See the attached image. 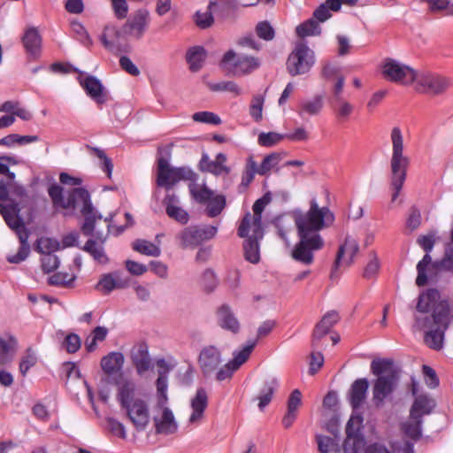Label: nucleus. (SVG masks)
Wrapping results in <instances>:
<instances>
[{"label": "nucleus", "mask_w": 453, "mask_h": 453, "mask_svg": "<svg viewBox=\"0 0 453 453\" xmlns=\"http://www.w3.org/2000/svg\"><path fill=\"white\" fill-rule=\"evenodd\" d=\"M292 216L299 241L294 246L291 257L296 262L310 265L314 261V252L325 244L319 232L334 224V215L328 207H319L313 199L307 211L297 210Z\"/></svg>", "instance_id": "f257e3e1"}, {"label": "nucleus", "mask_w": 453, "mask_h": 453, "mask_svg": "<svg viewBox=\"0 0 453 453\" xmlns=\"http://www.w3.org/2000/svg\"><path fill=\"white\" fill-rule=\"evenodd\" d=\"M49 196L55 208L74 209L77 204L81 203V213L84 217V223L81 229L84 235H90L94 231V224L96 219H102L94 208L90 194L83 188H74L68 196L67 199L64 198L63 188L58 184H52L48 188Z\"/></svg>", "instance_id": "f03ea898"}, {"label": "nucleus", "mask_w": 453, "mask_h": 453, "mask_svg": "<svg viewBox=\"0 0 453 453\" xmlns=\"http://www.w3.org/2000/svg\"><path fill=\"white\" fill-rule=\"evenodd\" d=\"M150 23V14L146 9H138L134 12L127 19L125 24L117 29L114 27H105L103 35H101V42L111 52H117L119 50L116 41L111 40V36L117 39L119 37H126L134 40H141L147 32Z\"/></svg>", "instance_id": "7ed1b4c3"}, {"label": "nucleus", "mask_w": 453, "mask_h": 453, "mask_svg": "<svg viewBox=\"0 0 453 453\" xmlns=\"http://www.w3.org/2000/svg\"><path fill=\"white\" fill-rule=\"evenodd\" d=\"M390 140L392 144V156L390 158V185L393 189L392 202H394L398 197L406 180L407 170L411 164V159L403 153V135L400 127H394L391 129Z\"/></svg>", "instance_id": "20e7f679"}, {"label": "nucleus", "mask_w": 453, "mask_h": 453, "mask_svg": "<svg viewBox=\"0 0 453 453\" xmlns=\"http://www.w3.org/2000/svg\"><path fill=\"white\" fill-rule=\"evenodd\" d=\"M416 325L418 328L430 327L425 334L426 344L434 349L439 350L443 346L444 334L449 325V308L447 303H441L436 305L431 317H416Z\"/></svg>", "instance_id": "39448f33"}, {"label": "nucleus", "mask_w": 453, "mask_h": 453, "mask_svg": "<svg viewBox=\"0 0 453 453\" xmlns=\"http://www.w3.org/2000/svg\"><path fill=\"white\" fill-rule=\"evenodd\" d=\"M371 371L377 376L372 387V398L375 405L379 407L395 390L398 373L394 367L393 361L386 358L372 361Z\"/></svg>", "instance_id": "423d86ee"}, {"label": "nucleus", "mask_w": 453, "mask_h": 453, "mask_svg": "<svg viewBox=\"0 0 453 453\" xmlns=\"http://www.w3.org/2000/svg\"><path fill=\"white\" fill-rule=\"evenodd\" d=\"M260 60L258 58L246 55L237 54L234 50H228L223 55L219 65L228 74L233 76L249 75L260 67Z\"/></svg>", "instance_id": "0eeeda50"}, {"label": "nucleus", "mask_w": 453, "mask_h": 453, "mask_svg": "<svg viewBox=\"0 0 453 453\" xmlns=\"http://www.w3.org/2000/svg\"><path fill=\"white\" fill-rule=\"evenodd\" d=\"M315 61L313 50L305 43L297 42L287 59V71L291 76L307 73Z\"/></svg>", "instance_id": "6e6552de"}, {"label": "nucleus", "mask_w": 453, "mask_h": 453, "mask_svg": "<svg viewBox=\"0 0 453 453\" xmlns=\"http://www.w3.org/2000/svg\"><path fill=\"white\" fill-rule=\"evenodd\" d=\"M197 174L189 167H170L167 160L160 158L157 162V184L159 187L173 186L180 180L196 181Z\"/></svg>", "instance_id": "1a4fd4ad"}, {"label": "nucleus", "mask_w": 453, "mask_h": 453, "mask_svg": "<svg viewBox=\"0 0 453 453\" xmlns=\"http://www.w3.org/2000/svg\"><path fill=\"white\" fill-rule=\"evenodd\" d=\"M383 77L391 82L411 85L417 79L416 71L393 58H387L381 68Z\"/></svg>", "instance_id": "9d476101"}, {"label": "nucleus", "mask_w": 453, "mask_h": 453, "mask_svg": "<svg viewBox=\"0 0 453 453\" xmlns=\"http://www.w3.org/2000/svg\"><path fill=\"white\" fill-rule=\"evenodd\" d=\"M218 232L217 226L211 225L190 226L180 231L177 238L184 249L195 248L204 241L213 238Z\"/></svg>", "instance_id": "9b49d317"}, {"label": "nucleus", "mask_w": 453, "mask_h": 453, "mask_svg": "<svg viewBox=\"0 0 453 453\" xmlns=\"http://www.w3.org/2000/svg\"><path fill=\"white\" fill-rule=\"evenodd\" d=\"M268 202L269 200L264 196L254 203L252 206L253 215L250 212L246 213L238 227V235L240 237H247L250 231L257 235L263 230L262 212Z\"/></svg>", "instance_id": "f8f14e48"}, {"label": "nucleus", "mask_w": 453, "mask_h": 453, "mask_svg": "<svg viewBox=\"0 0 453 453\" xmlns=\"http://www.w3.org/2000/svg\"><path fill=\"white\" fill-rule=\"evenodd\" d=\"M415 82L417 83L416 89L418 92L431 95L442 94L451 85V81L449 78L431 73L421 75L417 74Z\"/></svg>", "instance_id": "ddd939ff"}, {"label": "nucleus", "mask_w": 453, "mask_h": 453, "mask_svg": "<svg viewBox=\"0 0 453 453\" xmlns=\"http://www.w3.org/2000/svg\"><path fill=\"white\" fill-rule=\"evenodd\" d=\"M19 203L14 202L9 203L8 204L0 203V214L4 218L6 225L15 232L18 238L25 234L26 238H29V231L25 226L22 218L19 216L21 211Z\"/></svg>", "instance_id": "4468645a"}, {"label": "nucleus", "mask_w": 453, "mask_h": 453, "mask_svg": "<svg viewBox=\"0 0 453 453\" xmlns=\"http://www.w3.org/2000/svg\"><path fill=\"white\" fill-rule=\"evenodd\" d=\"M257 345V341L249 340L242 350L234 354V358L219 368L216 373V379L219 381L230 379L233 373L237 371L250 357L253 349Z\"/></svg>", "instance_id": "2eb2a0df"}, {"label": "nucleus", "mask_w": 453, "mask_h": 453, "mask_svg": "<svg viewBox=\"0 0 453 453\" xmlns=\"http://www.w3.org/2000/svg\"><path fill=\"white\" fill-rule=\"evenodd\" d=\"M96 222L94 224L93 234L89 235L95 236L96 240L88 239L84 244L82 250L88 253L97 263L105 265L109 262V258L104 252V244L107 239L110 226L106 225L107 230L104 233L103 231L96 229Z\"/></svg>", "instance_id": "dca6fc26"}, {"label": "nucleus", "mask_w": 453, "mask_h": 453, "mask_svg": "<svg viewBox=\"0 0 453 453\" xmlns=\"http://www.w3.org/2000/svg\"><path fill=\"white\" fill-rule=\"evenodd\" d=\"M359 251V245L357 240L350 236L345 238L344 242L339 247L335 261L332 269L331 278L336 277L337 269L340 266L348 267Z\"/></svg>", "instance_id": "f3484780"}, {"label": "nucleus", "mask_w": 453, "mask_h": 453, "mask_svg": "<svg viewBox=\"0 0 453 453\" xmlns=\"http://www.w3.org/2000/svg\"><path fill=\"white\" fill-rule=\"evenodd\" d=\"M123 408L135 429L144 431L150 423V411L147 403L140 398Z\"/></svg>", "instance_id": "a211bd4d"}, {"label": "nucleus", "mask_w": 453, "mask_h": 453, "mask_svg": "<svg viewBox=\"0 0 453 453\" xmlns=\"http://www.w3.org/2000/svg\"><path fill=\"white\" fill-rule=\"evenodd\" d=\"M222 363L221 353L214 346L204 347L198 357V365L205 377L214 373Z\"/></svg>", "instance_id": "6ab92c4d"}, {"label": "nucleus", "mask_w": 453, "mask_h": 453, "mask_svg": "<svg viewBox=\"0 0 453 453\" xmlns=\"http://www.w3.org/2000/svg\"><path fill=\"white\" fill-rule=\"evenodd\" d=\"M129 285V279L124 277L119 271L103 274L97 282L96 288L104 295L110 294L114 289H122Z\"/></svg>", "instance_id": "aec40b11"}, {"label": "nucleus", "mask_w": 453, "mask_h": 453, "mask_svg": "<svg viewBox=\"0 0 453 453\" xmlns=\"http://www.w3.org/2000/svg\"><path fill=\"white\" fill-rule=\"evenodd\" d=\"M339 320V314L331 311L326 312L321 320L315 326L312 334L311 346L314 350L320 348V341L325 337Z\"/></svg>", "instance_id": "412c9836"}, {"label": "nucleus", "mask_w": 453, "mask_h": 453, "mask_svg": "<svg viewBox=\"0 0 453 453\" xmlns=\"http://www.w3.org/2000/svg\"><path fill=\"white\" fill-rule=\"evenodd\" d=\"M130 357L137 373L142 375L151 366V358L149 354L148 345L140 342L135 343L130 350Z\"/></svg>", "instance_id": "4be33fe9"}, {"label": "nucleus", "mask_w": 453, "mask_h": 453, "mask_svg": "<svg viewBox=\"0 0 453 453\" xmlns=\"http://www.w3.org/2000/svg\"><path fill=\"white\" fill-rule=\"evenodd\" d=\"M217 324L224 330L238 334L241 328L240 322L228 304H221L216 310Z\"/></svg>", "instance_id": "5701e85b"}, {"label": "nucleus", "mask_w": 453, "mask_h": 453, "mask_svg": "<svg viewBox=\"0 0 453 453\" xmlns=\"http://www.w3.org/2000/svg\"><path fill=\"white\" fill-rule=\"evenodd\" d=\"M178 197L174 194L166 195L163 201L168 217L185 225L189 220V214L184 209L178 206Z\"/></svg>", "instance_id": "b1692460"}, {"label": "nucleus", "mask_w": 453, "mask_h": 453, "mask_svg": "<svg viewBox=\"0 0 453 453\" xmlns=\"http://www.w3.org/2000/svg\"><path fill=\"white\" fill-rule=\"evenodd\" d=\"M369 382L367 379L362 378L356 380L349 389V403L353 410H357L362 406L366 398Z\"/></svg>", "instance_id": "393cba45"}, {"label": "nucleus", "mask_w": 453, "mask_h": 453, "mask_svg": "<svg viewBox=\"0 0 453 453\" xmlns=\"http://www.w3.org/2000/svg\"><path fill=\"white\" fill-rule=\"evenodd\" d=\"M324 98L317 95L312 98L302 100L298 104L297 113L304 119L306 116L319 115L323 109Z\"/></svg>", "instance_id": "a878e982"}, {"label": "nucleus", "mask_w": 453, "mask_h": 453, "mask_svg": "<svg viewBox=\"0 0 453 453\" xmlns=\"http://www.w3.org/2000/svg\"><path fill=\"white\" fill-rule=\"evenodd\" d=\"M435 406V402L426 396V395H419L416 397L411 411L410 418L411 419H419L422 420V417L424 415H428L432 412L433 409Z\"/></svg>", "instance_id": "bb28decb"}, {"label": "nucleus", "mask_w": 453, "mask_h": 453, "mask_svg": "<svg viewBox=\"0 0 453 453\" xmlns=\"http://www.w3.org/2000/svg\"><path fill=\"white\" fill-rule=\"evenodd\" d=\"M208 405V395L204 388L196 390V395L191 399L192 414L189 417L191 423L196 422L203 418V412Z\"/></svg>", "instance_id": "cd10ccee"}, {"label": "nucleus", "mask_w": 453, "mask_h": 453, "mask_svg": "<svg viewBox=\"0 0 453 453\" xmlns=\"http://www.w3.org/2000/svg\"><path fill=\"white\" fill-rule=\"evenodd\" d=\"M154 422L157 434H170L177 430L173 411L167 407H164L162 417L160 418H155Z\"/></svg>", "instance_id": "c85d7f7f"}, {"label": "nucleus", "mask_w": 453, "mask_h": 453, "mask_svg": "<svg viewBox=\"0 0 453 453\" xmlns=\"http://www.w3.org/2000/svg\"><path fill=\"white\" fill-rule=\"evenodd\" d=\"M17 345L18 342L14 336H0V367L13 360Z\"/></svg>", "instance_id": "c756f323"}, {"label": "nucleus", "mask_w": 453, "mask_h": 453, "mask_svg": "<svg viewBox=\"0 0 453 453\" xmlns=\"http://www.w3.org/2000/svg\"><path fill=\"white\" fill-rule=\"evenodd\" d=\"M124 364V356L120 352H111L101 359V368L104 373L111 375L120 372Z\"/></svg>", "instance_id": "7c9ffc66"}, {"label": "nucleus", "mask_w": 453, "mask_h": 453, "mask_svg": "<svg viewBox=\"0 0 453 453\" xmlns=\"http://www.w3.org/2000/svg\"><path fill=\"white\" fill-rule=\"evenodd\" d=\"M22 42L27 53L33 57H37L40 53L42 37L35 27H30L26 30Z\"/></svg>", "instance_id": "2f4dec72"}, {"label": "nucleus", "mask_w": 453, "mask_h": 453, "mask_svg": "<svg viewBox=\"0 0 453 453\" xmlns=\"http://www.w3.org/2000/svg\"><path fill=\"white\" fill-rule=\"evenodd\" d=\"M262 237L263 230L257 235L252 232V234L243 243L245 259L252 264L258 263L260 259L258 239Z\"/></svg>", "instance_id": "473e14b6"}, {"label": "nucleus", "mask_w": 453, "mask_h": 453, "mask_svg": "<svg viewBox=\"0 0 453 453\" xmlns=\"http://www.w3.org/2000/svg\"><path fill=\"white\" fill-rule=\"evenodd\" d=\"M10 193L14 197L13 199L9 198V202H14L16 203H19L21 209L26 207H30L33 209V197L29 196L28 192L22 185H19L18 183L13 181H10Z\"/></svg>", "instance_id": "72a5a7b5"}, {"label": "nucleus", "mask_w": 453, "mask_h": 453, "mask_svg": "<svg viewBox=\"0 0 453 453\" xmlns=\"http://www.w3.org/2000/svg\"><path fill=\"white\" fill-rule=\"evenodd\" d=\"M278 385L276 378H269L263 382L259 395L256 397V400H258V407L261 411L271 403Z\"/></svg>", "instance_id": "f704fd0d"}, {"label": "nucleus", "mask_w": 453, "mask_h": 453, "mask_svg": "<svg viewBox=\"0 0 453 453\" xmlns=\"http://www.w3.org/2000/svg\"><path fill=\"white\" fill-rule=\"evenodd\" d=\"M440 299V292L437 289L430 288L421 294L417 303V310L422 313H428L431 309H435V304Z\"/></svg>", "instance_id": "c9c22d12"}, {"label": "nucleus", "mask_w": 453, "mask_h": 453, "mask_svg": "<svg viewBox=\"0 0 453 453\" xmlns=\"http://www.w3.org/2000/svg\"><path fill=\"white\" fill-rule=\"evenodd\" d=\"M432 258L428 254H426L423 258L417 265L418 276L416 278V284L418 287H423L427 282V272L432 270H440V267L433 265Z\"/></svg>", "instance_id": "e433bc0d"}, {"label": "nucleus", "mask_w": 453, "mask_h": 453, "mask_svg": "<svg viewBox=\"0 0 453 453\" xmlns=\"http://www.w3.org/2000/svg\"><path fill=\"white\" fill-rule=\"evenodd\" d=\"M206 58V51L203 47L195 46L190 48L186 54L187 62L192 72H197L201 69Z\"/></svg>", "instance_id": "4c0bfd02"}, {"label": "nucleus", "mask_w": 453, "mask_h": 453, "mask_svg": "<svg viewBox=\"0 0 453 453\" xmlns=\"http://www.w3.org/2000/svg\"><path fill=\"white\" fill-rule=\"evenodd\" d=\"M188 189L191 196L199 203H205L211 200L214 193L205 183L199 185L196 181L190 182Z\"/></svg>", "instance_id": "58836bf2"}, {"label": "nucleus", "mask_w": 453, "mask_h": 453, "mask_svg": "<svg viewBox=\"0 0 453 453\" xmlns=\"http://www.w3.org/2000/svg\"><path fill=\"white\" fill-rule=\"evenodd\" d=\"M80 83L90 97L100 102L99 97L103 95L104 88L98 79L94 76H88L81 81Z\"/></svg>", "instance_id": "ea45409f"}, {"label": "nucleus", "mask_w": 453, "mask_h": 453, "mask_svg": "<svg viewBox=\"0 0 453 453\" xmlns=\"http://www.w3.org/2000/svg\"><path fill=\"white\" fill-rule=\"evenodd\" d=\"M135 385L133 381L126 380L119 388L118 398L123 407L137 400L134 397Z\"/></svg>", "instance_id": "a19ab883"}, {"label": "nucleus", "mask_w": 453, "mask_h": 453, "mask_svg": "<svg viewBox=\"0 0 453 453\" xmlns=\"http://www.w3.org/2000/svg\"><path fill=\"white\" fill-rule=\"evenodd\" d=\"M133 250L146 256L159 257L161 249L158 245L143 239H137L132 244Z\"/></svg>", "instance_id": "79ce46f5"}, {"label": "nucleus", "mask_w": 453, "mask_h": 453, "mask_svg": "<svg viewBox=\"0 0 453 453\" xmlns=\"http://www.w3.org/2000/svg\"><path fill=\"white\" fill-rule=\"evenodd\" d=\"M60 250V242L54 238L41 237L36 241L35 250L41 255L54 254Z\"/></svg>", "instance_id": "37998d69"}, {"label": "nucleus", "mask_w": 453, "mask_h": 453, "mask_svg": "<svg viewBox=\"0 0 453 453\" xmlns=\"http://www.w3.org/2000/svg\"><path fill=\"white\" fill-rule=\"evenodd\" d=\"M216 5V3L210 2L208 6L206 7V11L202 12L200 11L196 12L195 15V22L196 26L202 29H205L210 27L213 22L214 18L212 15V7Z\"/></svg>", "instance_id": "c03bdc74"}, {"label": "nucleus", "mask_w": 453, "mask_h": 453, "mask_svg": "<svg viewBox=\"0 0 453 453\" xmlns=\"http://www.w3.org/2000/svg\"><path fill=\"white\" fill-rule=\"evenodd\" d=\"M296 31L297 35L302 38L319 35L321 32L319 23L312 18L297 26Z\"/></svg>", "instance_id": "a18cd8bd"}, {"label": "nucleus", "mask_w": 453, "mask_h": 453, "mask_svg": "<svg viewBox=\"0 0 453 453\" xmlns=\"http://www.w3.org/2000/svg\"><path fill=\"white\" fill-rule=\"evenodd\" d=\"M363 420L362 415H352L346 425V435L349 437L364 438L361 433Z\"/></svg>", "instance_id": "49530a36"}, {"label": "nucleus", "mask_w": 453, "mask_h": 453, "mask_svg": "<svg viewBox=\"0 0 453 453\" xmlns=\"http://www.w3.org/2000/svg\"><path fill=\"white\" fill-rule=\"evenodd\" d=\"M19 242L20 246L19 250L14 255H10L7 257V261L12 264H19L24 261L29 255L30 247L28 244V238H26V235L23 234L20 236Z\"/></svg>", "instance_id": "de8ad7c7"}, {"label": "nucleus", "mask_w": 453, "mask_h": 453, "mask_svg": "<svg viewBox=\"0 0 453 453\" xmlns=\"http://www.w3.org/2000/svg\"><path fill=\"white\" fill-rule=\"evenodd\" d=\"M281 155L279 153H271L265 157L261 165L257 166L258 174L261 176L266 175L271 170L275 168L281 161Z\"/></svg>", "instance_id": "09e8293b"}, {"label": "nucleus", "mask_w": 453, "mask_h": 453, "mask_svg": "<svg viewBox=\"0 0 453 453\" xmlns=\"http://www.w3.org/2000/svg\"><path fill=\"white\" fill-rule=\"evenodd\" d=\"M206 213L209 217L214 218L221 213L226 206V198L222 195L212 196L209 202H207Z\"/></svg>", "instance_id": "8fccbe9b"}, {"label": "nucleus", "mask_w": 453, "mask_h": 453, "mask_svg": "<svg viewBox=\"0 0 453 453\" xmlns=\"http://www.w3.org/2000/svg\"><path fill=\"white\" fill-rule=\"evenodd\" d=\"M256 173L258 174L257 165L252 157L247 159L245 168L242 175V186L248 187L254 180Z\"/></svg>", "instance_id": "3c124183"}, {"label": "nucleus", "mask_w": 453, "mask_h": 453, "mask_svg": "<svg viewBox=\"0 0 453 453\" xmlns=\"http://www.w3.org/2000/svg\"><path fill=\"white\" fill-rule=\"evenodd\" d=\"M37 363V357L32 348L27 349L24 356L19 362V372L22 376H26L29 369L35 366Z\"/></svg>", "instance_id": "603ef678"}, {"label": "nucleus", "mask_w": 453, "mask_h": 453, "mask_svg": "<svg viewBox=\"0 0 453 453\" xmlns=\"http://www.w3.org/2000/svg\"><path fill=\"white\" fill-rule=\"evenodd\" d=\"M380 267V260L374 251L369 253V261L365 265L363 277L369 280L376 277Z\"/></svg>", "instance_id": "864d4df0"}, {"label": "nucleus", "mask_w": 453, "mask_h": 453, "mask_svg": "<svg viewBox=\"0 0 453 453\" xmlns=\"http://www.w3.org/2000/svg\"><path fill=\"white\" fill-rule=\"evenodd\" d=\"M422 420L411 419L403 424V433L412 440H418L421 436Z\"/></svg>", "instance_id": "5fc2aeb1"}, {"label": "nucleus", "mask_w": 453, "mask_h": 453, "mask_svg": "<svg viewBox=\"0 0 453 453\" xmlns=\"http://www.w3.org/2000/svg\"><path fill=\"white\" fill-rule=\"evenodd\" d=\"M198 167L200 171L211 173L216 176L224 173L222 168H219L215 160H211L206 153L202 155Z\"/></svg>", "instance_id": "6e6d98bb"}, {"label": "nucleus", "mask_w": 453, "mask_h": 453, "mask_svg": "<svg viewBox=\"0 0 453 453\" xmlns=\"http://www.w3.org/2000/svg\"><path fill=\"white\" fill-rule=\"evenodd\" d=\"M209 88L214 92L219 91H227L234 94L235 96H239L242 94V89L240 87L234 82L231 81H220L218 83H210Z\"/></svg>", "instance_id": "4d7b16f0"}, {"label": "nucleus", "mask_w": 453, "mask_h": 453, "mask_svg": "<svg viewBox=\"0 0 453 453\" xmlns=\"http://www.w3.org/2000/svg\"><path fill=\"white\" fill-rule=\"evenodd\" d=\"M18 160L11 156H0V174L5 175L9 181L15 180V173L10 171V165H15Z\"/></svg>", "instance_id": "13d9d810"}, {"label": "nucleus", "mask_w": 453, "mask_h": 453, "mask_svg": "<svg viewBox=\"0 0 453 453\" xmlns=\"http://www.w3.org/2000/svg\"><path fill=\"white\" fill-rule=\"evenodd\" d=\"M318 449L320 453H329L332 451H339L340 449L335 441L325 435L317 436Z\"/></svg>", "instance_id": "bf43d9fd"}, {"label": "nucleus", "mask_w": 453, "mask_h": 453, "mask_svg": "<svg viewBox=\"0 0 453 453\" xmlns=\"http://www.w3.org/2000/svg\"><path fill=\"white\" fill-rule=\"evenodd\" d=\"M257 35L265 41H272L275 36V31L268 21H260L255 28Z\"/></svg>", "instance_id": "052dcab7"}, {"label": "nucleus", "mask_w": 453, "mask_h": 453, "mask_svg": "<svg viewBox=\"0 0 453 453\" xmlns=\"http://www.w3.org/2000/svg\"><path fill=\"white\" fill-rule=\"evenodd\" d=\"M59 266V259L55 254H46L41 257V267L43 273H50Z\"/></svg>", "instance_id": "680f3d73"}, {"label": "nucleus", "mask_w": 453, "mask_h": 453, "mask_svg": "<svg viewBox=\"0 0 453 453\" xmlns=\"http://www.w3.org/2000/svg\"><path fill=\"white\" fill-rule=\"evenodd\" d=\"M285 138V134H280L275 132H269V133H261L258 135V143L261 146L265 147H271L274 144L280 142L281 140Z\"/></svg>", "instance_id": "e2e57ef3"}, {"label": "nucleus", "mask_w": 453, "mask_h": 453, "mask_svg": "<svg viewBox=\"0 0 453 453\" xmlns=\"http://www.w3.org/2000/svg\"><path fill=\"white\" fill-rule=\"evenodd\" d=\"M264 98L261 96H256L252 98L250 114L256 122H259L263 118Z\"/></svg>", "instance_id": "0e129e2a"}, {"label": "nucleus", "mask_w": 453, "mask_h": 453, "mask_svg": "<svg viewBox=\"0 0 453 453\" xmlns=\"http://www.w3.org/2000/svg\"><path fill=\"white\" fill-rule=\"evenodd\" d=\"M192 119L196 122H202L212 125H219L221 123L220 118L211 111H198L192 115Z\"/></svg>", "instance_id": "69168bd1"}, {"label": "nucleus", "mask_w": 453, "mask_h": 453, "mask_svg": "<svg viewBox=\"0 0 453 453\" xmlns=\"http://www.w3.org/2000/svg\"><path fill=\"white\" fill-rule=\"evenodd\" d=\"M364 441V438L349 437L346 435L342 444L343 453H358V449L363 445Z\"/></svg>", "instance_id": "338daca9"}, {"label": "nucleus", "mask_w": 453, "mask_h": 453, "mask_svg": "<svg viewBox=\"0 0 453 453\" xmlns=\"http://www.w3.org/2000/svg\"><path fill=\"white\" fill-rule=\"evenodd\" d=\"M433 265L440 267V270L453 272V247L447 249L443 257Z\"/></svg>", "instance_id": "774afa93"}]
</instances>
